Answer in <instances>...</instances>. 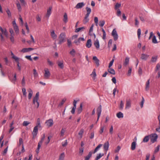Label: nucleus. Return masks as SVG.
Wrapping results in <instances>:
<instances>
[{"mask_svg":"<svg viewBox=\"0 0 160 160\" xmlns=\"http://www.w3.org/2000/svg\"><path fill=\"white\" fill-rule=\"evenodd\" d=\"M51 35L53 39H56L57 38V35L55 33L54 30H53L51 32Z\"/></svg>","mask_w":160,"mask_h":160,"instance_id":"obj_25","label":"nucleus"},{"mask_svg":"<svg viewBox=\"0 0 160 160\" xmlns=\"http://www.w3.org/2000/svg\"><path fill=\"white\" fill-rule=\"evenodd\" d=\"M92 42L91 40V39H88L87 42L86 44V46L88 48H90L92 46Z\"/></svg>","mask_w":160,"mask_h":160,"instance_id":"obj_18","label":"nucleus"},{"mask_svg":"<svg viewBox=\"0 0 160 160\" xmlns=\"http://www.w3.org/2000/svg\"><path fill=\"white\" fill-rule=\"evenodd\" d=\"M8 146H7V148L4 149V151L2 152V154L3 155H5L7 153L8 151Z\"/></svg>","mask_w":160,"mask_h":160,"instance_id":"obj_56","label":"nucleus"},{"mask_svg":"<svg viewBox=\"0 0 160 160\" xmlns=\"http://www.w3.org/2000/svg\"><path fill=\"white\" fill-rule=\"evenodd\" d=\"M6 12H7V14L8 15V17H11V12L10 11V10L8 9L7 10H6Z\"/></svg>","mask_w":160,"mask_h":160,"instance_id":"obj_53","label":"nucleus"},{"mask_svg":"<svg viewBox=\"0 0 160 160\" xmlns=\"http://www.w3.org/2000/svg\"><path fill=\"white\" fill-rule=\"evenodd\" d=\"M150 138L149 135L146 136L143 138L142 142H147L149 141Z\"/></svg>","mask_w":160,"mask_h":160,"instance_id":"obj_23","label":"nucleus"},{"mask_svg":"<svg viewBox=\"0 0 160 160\" xmlns=\"http://www.w3.org/2000/svg\"><path fill=\"white\" fill-rule=\"evenodd\" d=\"M52 9V7H50L48 8V9L47 10V14L46 15V17L48 18L49 16L51 14V12Z\"/></svg>","mask_w":160,"mask_h":160,"instance_id":"obj_16","label":"nucleus"},{"mask_svg":"<svg viewBox=\"0 0 160 160\" xmlns=\"http://www.w3.org/2000/svg\"><path fill=\"white\" fill-rule=\"evenodd\" d=\"M0 31L1 32V33H0V34H2V35H4L7 37L8 32L6 29H3L0 26Z\"/></svg>","mask_w":160,"mask_h":160,"instance_id":"obj_9","label":"nucleus"},{"mask_svg":"<svg viewBox=\"0 0 160 160\" xmlns=\"http://www.w3.org/2000/svg\"><path fill=\"white\" fill-rule=\"evenodd\" d=\"M68 144V142H67V140H65V142H62V146L63 147L66 146Z\"/></svg>","mask_w":160,"mask_h":160,"instance_id":"obj_57","label":"nucleus"},{"mask_svg":"<svg viewBox=\"0 0 160 160\" xmlns=\"http://www.w3.org/2000/svg\"><path fill=\"white\" fill-rule=\"evenodd\" d=\"M136 142L134 141L132 142L131 144V149L132 150H134L136 148Z\"/></svg>","mask_w":160,"mask_h":160,"instance_id":"obj_28","label":"nucleus"},{"mask_svg":"<svg viewBox=\"0 0 160 160\" xmlns=\"http://www.w3.org/2000/svg\"><path fill=\"white\" fill-rule=\"evenodd\" d=\"M112 35L114 38L115 41H116L118 38V35L116 29H114L112 32Z\"/></svg>","mask_w":160,"mask_h":160,"instance_id":"obj_4","label":"nucleus"},{"mask_svg":"<svg viewBox=\"0 0 160 160\" xmlns=\"http://www.w3.org/2000/svg\"><path fill=\"white\" fill-rule=\"evenodd\" d=\"M77 101L75 100H74L73 101V107L71 111V112L72 114H74L75 113V109L76 108V103Z\"/></svg>","mask_w":160,"mask_h":160,"instance_id":"obj_12","label":"nucleus"},{"mask_svg":"<svg viewBox=\"0 0 160 160\" xmlns=\"http://www.w3.org/2000/svg\"><path fill=\"white\" fill-rule=\"evenodd\" d=\"M17 7L18 10L19 11H21V8L20 4L19 3H17Z\"/></svg>","mask_w":160,"mask_h":160,"instance_id":"obj_61","label":"nucleus"},{"mask_svg":"<svg viewBox=\"0 0 160 160\" xmlns=\"http://www.w3.org/2000/svg\"><path fill=\"white\" fill-rule=\"evenodd\" d=\"M16 80V73L15 74L14 78L13 79L11 80V82L14 84H15V81Z\"/></svg>","mask_w":160,"mask_h":160,"instance_id":"obj_54","label":"nucleus"},{"mask_svg":"<svg viewBox=\"0 0 160 160\" xmlns=\"http://www.w3.org/2000/svg\"><path fill=\"white\" fill-rule=\"evenodd\" d=\"M86 9L87 11V14L86 15L89 16L91 12V9L87 7L86 8Z\"/></svg>","mask_w":160,"mask_h":160,"instance_id":"obj_34","label":"nucleus"},{"mask_svg":"<svg viewBox=\"0 0 160 160\" xmlns=\"http://www.w3.org/2000/svg\"><path fill=\"white\" fill-rule=\"evenodd\" d=\"M150 136V141L152 143H154L157 141L158 136L156 133L151 134Z\"/></svg>","mask_w":160,"mask_h":160,"instance_id":"obj_3","label":"nucleus"},{"mask_svg":"<svg viewBox=\"0 0 160 160\" xmlns=\"http://www.w3.org/2000/svg\"><path fill=\"white\" fill-rule=\"evenodd\" d=\"M117 117L118 118H123V114L121 112H119L116 114Z\"/></svg>","mask_w":160,"mask_h":160,"instance_id":"obj_30","label":"nucleus"},{"mask_svg":"<svg viewBox=\"0 0 160 160\" xmlns=\"http://www.w3.org/2000/svg\"><path fill=\"white\" fill-rule=\"evenodd\" d=\"M85 5V4L83 2L78 3L75 6V8L79 9L82 8Z\"/></svg>","mask_w":160,"mask_h":160,"instance_id":"obj_13","label":"nucleus"},{"mask_svg":"<svg viewBox=\"0 0 160 160\" xmlns=\"http://www.w3.org/2000/svg\"><path fill=\"white\" fill-rule=\"evenodd\" d=\"M102 146V144H99L95 149L94 150L93 152V153H96Z\"/></svg>","mask_w":160,"mask_h":160,"instance_id":"obj_35","label":"nucleus"},{"mask_svg":"<svg viewBox=\"0 0 160 160\" xmlns=\"http://www.w3.org/2000/svg\"><path fill=\"white\" fill-rule=\"evenodd\" d=\"M132 68L129 67V70L128 71V73H127V75L128 76H129L131 75V72H132Z\"/></svg>","mask_w":160,"mask_h":160,"instance_id":"obj_52","label":"nucleus"},{"mask_svg":"<svg viewBox=\"0 0 160 160\" xmlns=\"http://www.w3.org/2000/svg\"><path fill=\"white\" fill-rule=\"evenodd\" d=\"M149 57V55L145 54L142 53L141 54V58L142 60H146Z\"/></svg>","mask_w":160,"mask_h":160,"instance_id":"obj_15","label":"nucleus"},{"mask_svg":"<svg viewBox=\"0 0 160 160\" xmlns=\"http://www.w3.org/2000/svg\"><path fill=\"white\" fill-rule=\"evenodd\" d=\"M135 24L136 26H138L139 24V22L138 20V18H135Z\"/></svg>","mask_w":160,"mask_h":160,"instance_id":"obj_63","label":"nucleus"},{"mask_svg":"<svg viewBox=\"0 0 160 160\" xmlns=\"http://www.w3.org/2000/svg\"><path fill=\"white\" fill-rule=\"evenodd\" d=\"M129 58L128 57L126 58L125 61L123 63V65L124 66H126L128 64L129 62Z\"/></svg>","mask_w":160,"mask_h":160,"instance_id":"obj_24","label":"nucleus"},{"mask_svg":"<svg viewBox=\"0 0 160 160\" xmlns=\"http://www.w3.org/2000/svg\"><path fill=\"white\" fill-rule=\"evenodd\" d=\"M89 16L85 15V16L83 20V23L84 24H86L89 21L88 17Z\"/></svg>","mask_w":160,"mask_h":160,"instance_id":"obj_22","label":"nucleus"},{"mask_svg":"<svg viewBox=\"0 0 160 160\" xmlns=\"http://www.w3.org/2000/svg\"><path fill=\"white\" fill-rule=\"evenodd\" d=\"M36 126L38 127V128L42 129V127L41 125L40 119L39 118H38L37 119L36 125Z\"/></svg>","mask_w":160,"mask_h":160,"instance_id":"obj_19","label":"nucleus"},{"mask_svg":"<svg viewBox=\"0 0 160 160\" xmlns=\"http://www.w3.org/2000/svg\"><path fill=\"white\" fill-rule=\"evenodd\" d=\"M160 145H158L157 147L155 148L154 152L155 153H156L158 152L159 150Z\"/></svg>","mask_w":160,"mask_h":160,"instance_id":"obj_51","label":"nucleus"},{"mask_svg":"<svg viewBox=\"0 0 160 160\" xmlns=\"http://www.w3.org/2000/svg\"><path fill=\"white\" fill-rule=\"evenodd\" d=\"M46 123L48 127H51L53 125V121L52 119H49L46 122Z\"/></svg>","mask_w":160,"mask_h":160,"instance_id":"obj_10","label":"nucleus"},{"mask_svg":"<svg viewBox=\"0 0 160 160\" xmlns=\"http://www.w3.org/2000/svg\"><path fill=\"white\" fill-rule=\"evenodd\" d=\"M124 106V103L122 101H121L120 102V109L121 110H122L123 109V107Z\"/></svg>","mask_w":160,"mask_h":160,"instance_id":"obj_48","label":"nucleus"},{"mask_svg":"<svg viewBox=\"0 0 160 160\" xmlns=\"http://www.w3.org/2000/svg\"><path fill=\"white\" fill-rule=\"evenodd\" d=\"M67 42L68 46L70 47L71 45L72 44L71 40L70 39H68L67 40Z\"/></svg>","mask_w":160,"mask_h":160,"instance_id":"obj_64","label":"nucleus"},{"mask_svg":"<svg viewBox=\"0 0 160 160\" xmlns=\"http://www.w3.org/2000/svg\"><path fill=\"white\" fill-rule=\"evenodd\" d=\"M131 107V101L130 99H126L125 109H129Z\"/></svg>","mask_w":160,"mask_h":160,"instance_id":"obj_7","label":"nucleus"},{"mask_svg":"<svg viewBox=\"0 0 160 160\" xmlns=\"http://www.w3.org/2000/svg\"><path fill=\"white\" fill-rule=\"evenodd\" d=\"M157 56L152 57L151 59V61H152V62H156L157 60Z\"/></svg>","mask_w":160,"mask_h":160,"instance_id":"obj_41","label":"nucleus"},{"mask_svg":"<svg viewBox=\"0 0 160 160\" xmlns=\"http://www.w3.org/2000/svg\"><path fill=\"white\" fill-rule=\"evenodd\" d=\"M105 22L104 20L100 21L99 25L101 27H103L105 24Z\"/></svg>","mask_w":160,"mask_h":160,"instance_id":"obj_45","label":"nucleus"},{"mask_svg":"<svg viewBox=\"0 0 160 160\" xmlns=\"http://www.w3.org/2000/svg\"><path fill=\"white\" fill-rule=\"evenodd\" d=\"M38 127L37 126H35L33 128L32 132V134L33 137H36L38 133Z\"/></svg>","mask_w":160,"mask_h":160,"instance_id":"obj_8","label":"nucleus"},{"mask_svg":"<svg viewBox=\"0 0 160 160\" xmlns=\"http://www.w3.org/2000/svg\"><path fill=\"white\" fill-rule=\"evenodd\" d=\"M44 71L45 72L44 74V77L45 78L48 79L50 76V72L48 69L47 68H45L44 69Z\"/></svg>","mask_w":160,"mask_h":160,"instance_id":"obj_6","label":"nucleus"},{"mask_svg":"<svg viewBox=\"0 0 160 160\" xmlns=\"http://www.w3.org/2000/svg\"><path fill=\"white\" fill-rule=\"evenodd\" d=\"M33 48H23L21 51V52L23 53L27 52L34 50Z\"/></svg>","mask_w":160,"mask_h":160,"instance_id":"obj_11","label":"nucleus"},{"mask_svg":"<svg viewBox=\"0 0 160 160\" xmlns=\"http://www.w3.org/2000/svg\"><path fill=\"white\" fill-rule=\"evenodd\" d=\"M141 34V29L140 28H139L138 30L137 31V34L138 36V38L139 39L140 37V35Z\"/></svg>","mask_w":160,"mask_h":160,"instance_id":"obj_49","label":"nucleus"},{"mask_svg":"<svg viewBox=\"0 0 160 160\" xmlns=\"http://www.w3.org/2000/svg\"><path fill=\"white\" fill-rule=\"evenodd\" d=\"M94 44L97 49L98 50L99 49L100 47V44L99 41L98 40V39H97L95 41Z\"/></svg>","mask_w":160,"mask_h":160,"instance_id":"obj_14","label":"nucleus"},{"mask_svg":"<svg viewBox=\"0 0 160 160\" xmlns=\"http://www.w3.org/2000/svg\"><path fill=\"white\" fill-rule=\"evenodd\" d=\"M150 79H149L147 82L146 84L145 90L148 91L149 88Z\"/></svg>","mask_w":160,"mask_h":160,"instance_id":"obj_20","label":"nucleus"},{"mask_svg":"<svg viewBox=\"0 0 160 160\" xmlns=\"http://www.w3.org/2000/svg\"><path fill=\"white\" fill-rule=\"evenodd\" d=\"M114 61V59H112V60L110 61L109 63V65L108 66L109 68H111V67L112 66L113 63Z\"/></svg>","mask_w":160,"mask_h":160,"instance_id":"obj_58","label":"nucleus"},{"mask_svg":"<svg viewBox=\"0 0 160 160\" xmlns=\"http://www.w3.org/2000/svg\"><path fill=\"white\" fill-rule=\"evenodd\" d=\"M91 75L92 76L93 80H95V78L96 76V73L95 69L93 70V71L92 74H91Z\"/></svg>","mask_w":160,"mask_h":160,"instance_id":"obj_29","label":"nucleus"},{"mask_svg":"<svg viewBox=\"0 0 160 160\" xmlns=\"http://www.w3.org/2000/svg\"><path fill=\"white\" fill-rule=\"evenodd\" d=\"M65 155L64 152L62 153L60 155L58 160H63L64 159Z\"/></svg>","mask_w":160,"mask_h":160,"instance_id":"obj_40","label":"nucleus"},{"mask_svg":"<svg viewBox=\"0 0 160 160\" xmlns=\"http://www.w3.org/2000/svg\"><path fill=\"white\" fill-rule=\"evenodd\" d=\"M42 143H41V142H39L38 144V148L36 150V152L37 153H38L39 152V151L40 148H41V145L42 144Z\"/></svg>","mask_w":160,"mask_h":160,"instance_id":"obj_39","label":"nucleus"},{"mask_svg":"<svg viewBox=\"0 0 160 160\" xmlns=\"http://www.w3.org/2000/svg\"><path fill=\"white\" fill-rule=\"evenodd\" d=\"M22 91L23 95L26 97L27 96V93L26 92V89L25 88H22Z\"/></svg>","mask_w":160,"mask_h":160,"instance_id":"obj_43","label":"nucleus"},{"mask_svg":"<svg viewBox=\"0 0 160 160\" xmlns=\"http://www.w3.org/2000/svg\"><path fill=\"white\" fill-rule=\"evenodd\" d=\"M92 154V152H90L88 155L85 158V160H89L90 158L91 157Z\"/></svg>","mask_w":160,"mask_h":160,"instance_id":"obj_26","label":"nucleus"},{"mask_svg":"<svg viewBox=\"0 0 160 160\" xmlns=\"http://www.w3.org/2000/svg\"><path fill=\"white\" fill-rule=\"evenodd\" d=\"M13 27L16 33L17 34L19 32V29L18 26L17 25L13 26Z\"/></svg>","mask_w":160,"mask_h":160,"instance_id":"obj_42","label":"nucleus"},{"mask_svg":"<svg viewBox=\"0 0 160 160\" xmlns=\"http://www.w3.org/2000/svg\"><path fill=\"white\" fill-rule=\"evenodd\" d=\"M30 123V122H29L24 121L22 123V125L24 126H26Z\"/></svg>","mask_w":160,"mask_h":160,"instance_id":"obj_47","label":"nucleus"},{"mask_svg":"<svg viewBox=\"0 0 160 160\" xmlns=\"http://www.w3.org/2000/svg\"><path fill=\"white\" fill-rule=\"evenodd\" d=\"M58 44H61L66 41V35L64 33H61L58 37Z\"/></svg>","mask_w":160,"mask_h":160,"instance_id":"obj_2","label":"nucleus"},{"mask_svg":"<svg viewBox=\"0 0 160 160\" xmlns=\"http://www.w3.org/2000/svg\"><path fill=\"white\" fill-rule=\"evenodd\" d=\"M102 112V106L100 105L97 109V113L98 114L97 121H98L101 115Z\"/></svg>","mask_w":160,"mask_h":160,"instance_id":"obj_5","label":"nucleus"},{"mask_svg":"<svg viewBox=\"0 0 160 160\" xmlns=\"http://www.w3.org/2000/svg\"><path fill=\"white\" fill-rule=\"evenodd\" d=\"M84 132V130L83 129H81L78 133V135L80 136V138H82V135Z\"/></svg>","mask_w":160,"mask_h":160,"instance_id":"obj_37","label":"nucleus"},{"mask_svg":"<svg viewBox=\"0 0 160 160\" xmlns=\"http://www.w3.org/2000/svg\"><path fill=\"white\" fill-rule=\"evenodd\" d=\"M28 98L29 99H31L32 97L33 94V92L31 88H29L28 89Z\"/></svg>","mask_w":160,"mask_h":160,"instance_id":"obj_21","label":"nucleus"},{"mask_svg":"<svg viewBox=\"0 0 160 160\" xmlns=\"http://www.w3.org/2000/svg\"><path fill=\"white\" fill-rule=\"evenodd\" d=\"M104 154L103 153H100L99 154H98L97 155V157L96 158L95 160H98L102 156H103Z\"/></svg>","mask_w":160,"mask_h":160,"instance_id":"obj_38","label":"nucleus"},{"mask_svg":"<svg viewBox=\"0 0 160 160\" xmlns=\"http://www.w3.org/2000/svg\"><path fill=\"white\" fill-rule=\"evenodd\" d=\"M65 130L63 129V128H62L60 132V135L61 136H63L64 135V133L65 132Z\"/></svg>","mask_w":160,"mask_h":160,"instance_id":"obj_55","label":"nucleus"},{"mask_svg":"<svg viewBox=\"0 0 160 160\" xmlns=\"http://www.w3.org/2000/svg\"><path fill=\"white\" fill-rule=\"evenodd\" d=\"M39 92H37L35 96L33 98V103L35 105V107L37 108H38L39 106V103L38 102V100L39 99Z\"/></svg>","mask_w":160,"mask_h":160,"instance_id":"obj_1","label":"nucleus"},{"mask_svg":"<svg viewBox=\"0 0 160 160\" xmlns=\"http://www.w3.org/2000/svg\"><path fill=\"white\" fill-rule=\"evenodd\" d=\"M109 146V144L108 142H107L105 143L103 145L104 149L106 151H107L108 149Z\"/></svg>","mask_w":160,"mask_h":160,"instance_id":"obj_17","label":"nucleus"},{"mask_svg":"<svg viewBox=\"0 0 160 160\" xmlns=\"http://www.w3.org/2000/svg\"><path fill=\"white\" fill-rule=\"evenodd\" d=\"M108 71L111 74L115 75V70L112 68H109L108 69Z\"/></svg>","mask_w":160,"mask_h":160,"instance_id":"obj_27","label":"nucleus"},{"mask_svg":"<svg viewBox=\"0 0 160 160\" xmlns=\"http://www.w3.org/2000/svg\"><path fill=\"white\" fill-rule=\"evenodd\" d=\"M75 51L74 49H72V51L70 52V53L73 56H74L75 55Z\"/></svg>","mask_w":160,"mask_h":160,"instance_id":"obj_50","label":"nucleus"},{"mask_svg":"<svg viewBox=\"0 0 160 160\" xmlns=\"http://www.w3.org/2000/svg\"><path fill=\"white\" fill-rule=\"evenodd\" d=\"M58 66L61 68H63V64L62 61H58L57 62Z\"/></svg>","mask_w":160,"mask_h":160,"instance_id":"obj_32","label":"nucleus"},{"mask_svg":"<svg viewBox=\"0 0 160 160\" xmlns=\"http://www.w3.org/2000/svg\"><path fill=\"white\" fill-rule=\"evenodd\" d=\"M94 132H92L90 133V138L91 139H93L94 138Z\"/></svg>","mask_w":160,"mask_h":160,"instance_id":"obj_60","label":"nucleus"},{"mask_svg":"<svg viewBox=\"0 0 160 160\" xmlns=\"http://www.w3.org/2000/svg\"><path fill=\"white\" fill-rule=\"evenodd\" d=\"M25 84V80L24 77H23L22 81V84L23 86H24Z\"/></svg>","mask_w":160,"mask_h":160,"instance_id":"obj_59","label":"nucleus"},{"mask_svg":"<svg viewBox=\"0 0 160 160\" xmlns=\"http://www.w3.org/2000/svg\"><path fill=\"white\" fill-rule=\"evenodd\" d=\"M47 61L49 65L51 66L53 65V63L51 61H50V60L49 59H48V58L47 59Z\"/></svg>","mask_w":160,"mask_h":160,"instance_id":"obj_62","label":"nucleus"},{"mask_svg":"<svg viewBox=\"0 0 160 160\" xmlns=\"http://www.w3.org/2000/svg\"><path fill=\"white\" fill-rule=\"evenodd\" d=\"M152 42L154 43H158L156 37L155 35H154L153 37Z\"/></svg>","mask_w":160,"mask_h":160,"instance_id":"obj_46","label":"nucleus"},{"mask_svg":"<svg viewBox=\"0 0 160 160\" xmlns=\"http://www.w3.org/2000/svg\"><path fill=\"white\" fill-rule=\"evenodd\" d=\"M63 21L65 23L67 22L68 21L67 15V13L65 12L64 13V15L63 16Z\"/></svg>","mask_w":160,"mask_h":160,"instance_id":"obj_33","label":"nucleus"},{"mask_svg":"<svg viewBox=\"0 0 160 160\" xmlns=\"http://www.w3.org/2000/svg\"><path fill=\"white\" fill-rule=\"evenodd\" d=\"M85 28L83 27H80V28H77L76 30H75V32H79L81 30H83L84 29H85Z\"/></svg>","mask_w":160,"mask_h":160,"instance_id":"obj_44","label":"nucleus"},{"mask_svg":"<svg viewBox=\"0 0 160 160\" xmlns=\"http://www.w3.org/2000/svg\"><path fill=\"white\" fill-rule=\"evenodd\" d=\"M94 26V24H92L91 26L90 29L89 31V35L90 36H92V34L91 33V32H92L93 30V27Z\"/></svg>","mask_w":160,"mask_h":160,"instance_id":"obj_36","label":"nucleus"},{"mask_svg":"<svg viewBox=\"0 0 160 160\" xmlns=\"http://www.w3.org/2000/svg\"><path fill=\"white\" fill-rule=\"evenodd\" d=\"M82 104L81 103L80 104V107L78 108L77 109V113L78 114H79L82 111Z\"/></svg>","mask_w":160,"mask_h":160,"instance_id":"obj_31","label":"nucleus"}]
</instances>
